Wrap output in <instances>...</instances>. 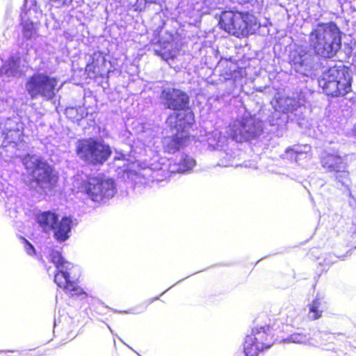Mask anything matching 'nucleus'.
<instances>
[{
  "label": "nucleus",
  "mask_w": 356,
  "mask_h": 356,
  "mask_svg": "<svg viewBox=\"0 0 356 356\" xmlns=\"http://www.w3.org/2000/svg\"><path fill=\"white\" fill-rule=\"evenodd\" d=\"M22 164L26 170L24 176L29 188L40 196L55 192L58 186L60 176L55 168L41 157L25 156Z\"/></svg>",
  "instance_id": "nucleus-1"
},
{
  "label": "nucleus",
  "mask_w": 356,
  "mask_h": 356,
  "mask_svg": "<svg viewBox=\"0 0 356 356\" xmlns=\"http://www.w3.org/2000/svg\"><path fill=\"white\" fill-rule=\"evenodd\" d=\"M75 151L81 161L93 165H103L112 154L108 145L93 138L78 140Z\"/></svg>",
  "instance_id": "nucleus-5"
},
{
  "label": "nucleus",
  "mask_w": 356,
  "mask_h": 356,
  "mask_svg": "<svg viewBox=\"0 0 356 356\" xmlns=\"http://www.w3.org/2000/svg\"><path fill=\"white\" fill-rule=\"evenodd\" d=\"M323 312L322 300L316 297L309 305V316L312 320H317L322 316Z\"/></svg>",
  "instance_id": "nucleus-21"
},
{
  "label": "nucleus",
  "mask_w": 356,
  "mask_h": 356,
  "mask_svg": "<svg viewBox=\"0 0 356 356\" xmlns=\"http://www.w3.org/2000/svg\"><path fill=\"white\" fill-rule=\"evenodd\" d=\"M22 33L26 39H31L36 34L37 29L33 22L26 21L22 23Z\"/></svg>",
  "instance_id": "nucleus-23"
},
{
  "label": "nucleus",
  "mask_w": 356,
  "mask_h": 356,
  "mask_svg": "<svg viewBox=\"0 0 356 356\" xmlns=\"http://www.w3.org/2000/svg\"><path fill=\"white\" fill-rule=\"evenodd\" d=\"M353 79L349 68L344 65H334L324 70L318 84L323 92L330 97H343L352 92Z\"/></svg>",
  "instance_id": "nucleus-4"
},
{
  "label": "nucleus",
  "mask_w": 356,
  "mask_h": 356,
  "mask_svg": "<svg viewBox=\"0 0 356 356\" xmlns=\"http://www.w3.org/2000/svg\"><path fill=\"white\" fill-rule=\"evenodd\" d=\"M72 227V220L70 217H63L61 220L54 225V238L60 242H63L70 237V232Z\"/></svg>",
  "instance_id": "nucleus-16"
},
{
  "label": "nucleus",
  "mask_w": 356,
  "mask_h": 356,
  "mask_svg": "<svg viewBox=\"0 0 356 356\" xmlns=\"http://www.w3.org/2000/svg\"><path fill=\"white\" fill-rule=\"evenodd\" d=\"M157 299H158L157 298H151V299H148V300L143 301V302H141L140 304H139L138 305V311L134 312V314H139V313L143 312L145 310H146L147 307L153 302L154 300H157Z\"/></svg>",
  "instance_id": "nucleus-24"
},
{
  "label": "nucleus",
  "mask_w": 356,
  "mask_h": 356,
  "mask_svg": "<svg viewBox=\"0 0 356 356\" xmlns=\"http://www.w3.org/2000/svg\"><path fill=\"white\" fill-rule=\"evenodd\" d=\"M49 260L57 268L54 275V282L56 285L63 289L69 296H79L84 294L83 289L78 283L71 280L70 273L67 272L70 264L63 257L61 253L57 250H51L49 253Z\"/></svg>",
  "instance_id": "nucleus-8"
},
{
  "label": "nucleus",
  "mask_w": 356,
  "mask_h": 356,
  "mask_svg": "<svg viewBox=\"0 0 356 356\" xmlns=\"http://www.w3.org/2000/svg\"><path fill=\"white\" fill-rule=\"evenodd\" d=\"M309 47L323 58H332L341 48V31L334 22H318L309 34Z\"/></svg>",
  "instance_id": "nucleus-2"
},
{
  "label": "nucleus",
  "mask_w": 356,
  "mask_h": 356,
  "mask_svg": "<svg viewBox=\"0 0 356 356\" xmlns=\"http://www.w3.org/2000/svg\"><path fill=\"white\" fill-rule=\"evenodd\" d=\"M293 319L291 318L287 323H282V327H279L276 334L273 333L269 325H266L253 328L251 333L247 336L258 343L261 348L267 350L277 341H280V334L289 333L291 331V328L293 327Z\"/></svg>",
  "instance_id": "nucleus-9"
},
{
  "label": "nucleus",
  "mask_w": 356,
  "mask_h": 356,
  "mask_svg": "<svg viewBox=\"0 0 356 356\" xmlns=\"http://www.w3.org/2000/svg\"><path fill=\"white\" fill-rule=\"evenodd\" d=\"M189 134H182L177 131L176 134L164 138L163 147L168 154H175L186 147L191 142Z\"/></svg>",
  "instance_id": "nucleus-14"
},
{
  "label": "nucleus",
  "mask_w": 356,
  "mask_h": 356,
  "mask_svg": "<svg viewBox=\"0 0 356 356\" xmlns=\"http://www.w3.org/2000/svg\"><path fill=\"white\" fill-rule=\"evenodd\" d=\"M244 116L236 119L232 123H230L227 127V134L229 138L236 143H245L250 141L248 131L245 130Z\"/></svg>",
  "instance_id": "nucleus-15"
},
{
  "label": "nucleus",
  "mask_w": 356,
  "mask_h": 356,
  "mask_svg": "<svg viewBox=\"0 0 356 356\" xmlns=\"http://www.w3.org/2000/svg\"><path fill=\"white\" fill-rule=\"evenodd\" d=\"M218 26L231 35L244 38L254 34L260 24L257 17L250 12L229 9L220 13Z\"/></svg>",
  "instance_id": "nucleus-3"
},
{
  "label": "nucleus",
  "mask_w": 356,
  "mask_h": 356,
  "mask_svg": "<svg viewBox=\"0 0 356 356\" xmlns=\"http://www.w3.org/2000/svg\"><path fill=\"white\" fill-rule=\"evenodd\" d=\"M3 350H0V353H3Z\"/></svg>",
  "instance_id": "nucleus-30"
},
{
  "label": "nucleus",
  "mask_w": 356,
  "mask_h": 356,
  "mask_svg": "<svg viewBox=\"0 0 356 356\" xmlns=\"http://www.w3.org/2000/svg\"><path fill=\"white\" fill-rule=\"evenodd\" d=\"M238 1L240 3H247L252 1V0H238Z\"/></svg>",
  "instance_id": "nucleus-29"
},
{
  "label": "nucleus",
  "mask_w": 356,
  "mask_h": 356,
  "mask_svg": "<svg viewBox=\"0 0 356 356\" xmlns=\"http://www.w3.org/2000/svg\"><path fill=\"white\" fill-rule=\"evenodd\" d=\"M195 165V161L188 155H184L179 162L173 164L175 167L172 171L173 172H185L191 170Z\"/></svg>",
  "instance_id": "nucleus-20"
},
{
  "label": "nucleus",
  "mask_w": 356,
  "mask_h": 356,
  "mask_svg": "<svg viewBox=\"0 0 356 356\" xmlns=\"http://www.w3.org/2000/svg\"><path fill=\"white\" fill-rule=\"evenodd\" d=\"M307 339V336L302 333H293L288 335L286 337H285L284 334H280V341H289L296 343H302L305 342Z\"/></svg>",
  "instance_id": "nucleus-22"
},
{
  "label": "nucleus",
  "mask_w": 356,
  "mask_h": 356,
  "mask_svg": "<svg viewBox=\"0 0 356 356\" xmlns=\"http://www.w3.org/2000/svg\"><path fill=\"white\" fill-rule=\"evenodd\" d=\"M58 79L46 73L33 74L27 79L26 90L32 99L39 97L45 100L53 99L58 90Z\"/></svg>",
  "instance_id": "nucleus-7"
},
{
  "label": "nucleus",
  "mask_w": 356,
  "mask_h": 356,
  "mask_svg": "<svg viewBox=\"0 0 356 356\" xmlns=\"http://www.w3.org/2000/svg\"><path fill=\"white\" fill-rule=\"evenodd\" d=\"M58 220V215L51 211H45L36 216V222L45 232L52 231Z\"/></svg>",
  "instance_id": "nucleus-17"
},
{
  "label": "nucleus",
  "mask_w": 356,
  "mask_h": 356,
  "mask_svg": "<svg viewBox=\"0 0 356 356\" xmlns=\"http://www.w3.org/2000/svg\"><path fill=\"white\" fill-rule=\"evenodd\" d=\"M321 164L325 172L334 173L339 180L348 175L346 162L338 154H326L321 158Z\"/></svg>",
  "instance_id": "nucleus-12"
},
{
  "label": "nucleus",
  "mask_w": 356,
  "mask_h": 356,
  "mask_svg": "<svg viewBox=\"0 0 356 356\" xmlns=\"http://www.w3.org/2000/svg\"><path fill=\"white\" fill-rule=\"evenodd\" d=\"M160 99L164 106L170 110L177 111L189 106V96L186 92L179 88H166L163 89Z\"/></svg>",
  "instance_id": "nucleus-11"
},
{
  "label": "nucleus",
  "mask_w": 356,
  "mask_h": 356,
  "mask_svg": "<svg viewBox=\"0 0 356 356\" xmlns=\"http://www.w3.org/2000/svg\"><path fill=\"white\" fill-rule=\"evenodd\" d=\"M80 188L89 199L99 204L111 199L116 192L114 181L100 176L88 177L82 181Z\"/></svg>",
  "instance_id": "nucleus-6"
},
{
  "label": "nucleus",
  "mask_w": 356,
  "mask_h": 356,
  "mask_svg": "<svg viewBox=\"0 0 356 356\" xmlns=\"http://www.w3.org/2000/svg\"><path fill=\"white\" fill-rule=\"evenodd\" d=\"M285 152L286 154H289L291 155H298L302 153L301 152L296 151L293 147H288L285 150Z\"/></svg>",
  "instance_id": "nucleus-26"
},
{
  "label": "nucleus",
  "mask_w": 356,
  "mask_h": 356,
  "mask_svg": "<svg viewBox=\"0 0 356 356\" xmlns=\"http://www.w3.org/2000/svg\"><path fill=\"white\" fill-rule=\"evenodd\" d=\"M243 124L245 126V130L249 132L248 135H250V140L256 138L263 131L261 122L253 116H244Z\"/></svg>",
  "instance_id": "nucleus-18"
},
{
  "label": "nucleus",
  "mask_w": 356,
  "mask_h": 356,
  "mask_svg": "<svg viewBox=\"0 0 356 356\" xmlns=\"http://www.w3.org/2000/svg\"><path fill=\"white\" fill-rule=\"evenodd\" d=\"M168 127L171 130H176L182 134H188L195 122V113L190 108L181 109L170 113L165 121Z\"/></svg>",
  "instance_id": "nucleus-10"
},
{
  "label": "nucleus",
  "mask_w": 356,
  "mask_h": 356,
  "mask_svg": "<svg viewBox=\"0 0 356 356\" xmlns=\"http://www.w3.org/2000/svg\"><path fill=\"white\" fill-rule=\"evenodd\" d=\"M351 229L353 233H356V213L352 217Z\"/></svg>",
  "instance_id": "nucleus-27"
},
{
  "label": "nucleus",
  "mask_w": 356,
  "mask_h": 356,
  "mask_svg": "<svg viewBox=\"0 0 356 356\" xmlns=\"http://www.w3.org/2000/svg\"><path fill=\"white\" fill-rule=\"evenodd\" d=\"M106 59L102 51H95L89 63L85 67V72L88 77L93 79L103 78L108 70L106 67Z\"/></svg>",
  "instance_id": "nucleus-13"
},
{
  "label": "nucleus",
  "mask_w": 356,
  "mask_h": 356,
  "mask_svg": "<svg viewBox=\"0 0 356 356\" xmlns=\"http://www.w3.org/2000/svg\"><path fill=\"white\" fill-rule=\"evenodd\" d=\"M76 110L74 108H70L68 109H67V113H74V111H76Z\"/></svg>",
  "instance_id": "nucleus-28"
},
{
  "label": "nucleus",
  "mask_w": 356,
  "mask_h": 356,
  "mask_svg": "<svg viewBox=\"0 0 356 356\" xmlns=\"http://www.w3.org/2000/svg\"><path fill=\"white\" fill-rule=\"evenodd\" d=\"M266 351L256 341L248 336H245L243 341V352L245 356H259L261 353Z\"/></svg>",
  "instance_id": "nucleus-19"
},
{
  "label": "nucleus",
  "mask_w": 356,
  "mask_h": 356,
  "mask_svg": "<svg viewBox=\"0 0 356 356\" xmlns=\"http://www.w3.org/2000/svg\"><path fill=\"white\" fill-rule=\"evenodd\" d=\"M23 241L24 243V248L26 252L29 255H34L35 254V250L33 245L26 238H23Z\"/></svg>",
  "instance_id": "nucleus-25"
}]
</instances>
